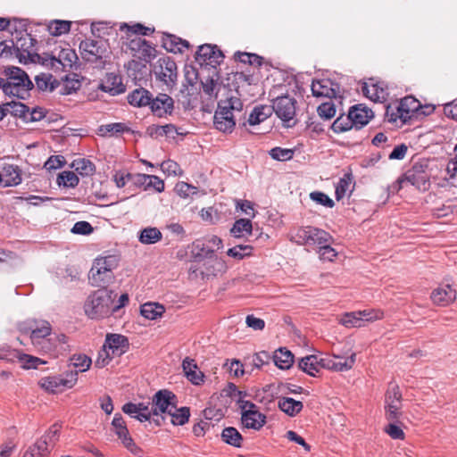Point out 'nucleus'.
I'll return each mask as SVG.
<instances>
[{
	"instance_id": "nucleus-1",
	"label": "nucleus",
	"mask_w": 457,
	"mask_h": 457,
	"mask_svg": "<svg viewBox=\"0 0 457 457\" xmlns=\"http://www.w3.org/2000/svg\"><path fill=\"white\" fill-rule=\"evenodd\" d=\"M92 293L84 304L86 315L90 319L108 317L112 313V304L115 295L104 287Z\"/></svg>"
},
{
	"instance_id": "nucleus-2",
	"label": "nucleus",
	"mask_w": 457,
	"mask_h": 457,
	"mask_svg": "<svg viewBox=\"0 0 457 457\" xmlns=\"http://www.w3.org/2000/svg\"><path fill=\"white\" fill-rule=\"evenodd\" d=\"M242 108L241 100L235 96L220 101L213 117L215 128L224 133L232 132L236 126L234 112H241Z\"/></svg>"
},
{
	"instance_id": "nucleus-3",
	"label": "nucleus",
	"mask_w": 457,
	"mask_h": 457,
	"mask_svg": "<svg viewBox=\"0 0 457 457\" xmlns=\"http://www.w3.org/2000/svg\"><path fill=\"white\" fill-rule=\"evenodd\" d=\"M421 104L411 96L403 97L395 108L388 106L386 116L389 122L403 126L412 120L419 119Z\"/></svg>"
},
{
	"instance_id": "nucleus-4",
	"label": "nucleus",
	"mask_w": 457,
	"mask_h": 457,
	"mask_svg": "<svg viewBox=\"0 0 457 457\" xmlns=\"http://www.w3.org/2000/svg\"><path fill=\"white\" fill-rule=\"evenodd\" d=\"M120 258L116 254L96 258L90 270L89 280L95 287H104L112 281V270L119 265Z\"/></svg>"
},
{
	"instance_id": "nucleus-5",
	"label": "nucleus",
	"mask_w": 457,
	"mask_h": 457,
	"mask_svg": "<svg viewBox=\"0 0 457 457\" xmlns=\"http://www.w3.org/2000/svg\"><path fill=\"white\" fill-rule=\"evenodd\" d=\"M7 76L4 95L25 99L33 88V83L28 74L18 67H11L5 71Z\"/></svg>"
},
{
	"instance_id": "nucleus-6",
	"label": "nucleus",
	"mask_w": 457,
	"mask_h": 457,
	"mask_svg": "<svg viewBox=\"0 0 457 457\" xmlns=\"http://www.w3.org/2000/svg\"><path fill=\"white\" fill-rule=\"evenodd\" d=\"M60 429L58 424L52 425L40 438L28 446L22 457H48L59 441Z\"/></svg>"
},
{
	"instance_id": "nucleus-7",
	"label": "nucleus",
	"mask_w": 457,
	"mask_h": 457,
	"mask_svg": "<svg viewBox=\"0 0 457 457\" xmlns=\"http://www.w3.org/2000/svg\"><path fill=\"white\" fill-rule=\"evenodd\" d=\"M291 241L299 245L317 246L330 244L333 240L331 235L319 228L306 226L296 228L291 234Z\"/></svg>"
},
{
	"instance_id": "nucleus-8",
	"label": "nucleus",
	"mask_w": 457,
	"mask_h": 457,
	"mask_svg": "<svg viewBox=\"0 0 457 457\" xmlns=\"http://www.w3.org/2000/svg\"><path fill=\"white\" fill-rule=\"evenodd\" d=\"M403 395L395 382L388 384L385 394V416L388 421H398L402 417Z\"/></svg>"
},
{
	"instance_id": "nucleus-9",
	"label": "nucleus",
	"mask_w": 457,
	"mask_h": 457,
	"mask_svg": "<svg viewBox=\"0 0 457 457\" xmlns=\"http://www.w3.org/2000/svg\"><path fill=\"white\" fill-rule=\"evenodd\" d=\"M296 100L289 95L278 96L272 100L271 108L287 127L295 124Z\"/></svg>"
},
{
	"instance_id": "nucleus-10",
	"label": "nucleus",
	"mask_w": 457,
	"mask_h": 457,
	"mask_svg": "<svg viewBox=\"0 0 457 457\" xmlns=\"http://www.w3.org/2000/svg\"><path fill=\"white\" fill-rule=\"evenodd\" d=\"M153 72L156 80L162 82L168 89L176 85L178 79V67L176 62L169 56L161 57L155 62Z\"/></svg>"
},
{
	"instance_id": "nucleus-11",
	"label": "nucleus",
	"mask_w": 457,
	"mask_h": 457,
	"mask_svg": "<svg viewBox=\"0 0 457 457\" xmlns=\"http://www.w3.org/2000/svg\"><path fill=\"white\" fill-rule=\"evenodd\" d=\"M241 410V422L246 428L261 429L266 423V416L259 411L258 406L250 401H237Z\"/></svg>"
},
{
	"instance_id": "nucleus-12",
	"label": "nucleus",
	"mask_w": 457,
	"mask_h": 457,
	"mask_svg": "<svg viewBox=\"0 0 457 457\" xmlns=\"http://www.w3.org/2000/svg\"><path fill=\"white\" fill-rule=\"evenodd\" d=\"M176 395L166 389L159 390L153 397L154 422L161 426L164 421L163 413L169 414L175 406Z\"/></svg>"
},
{
	"instance_id": "nucleus-13",
	"label": "nucleus",
	"mask_w": 457,
	"mask_h": 457,
	"mask_svg": "<svg viewBox=\"0 0 457 457\" xmlns=\"http://www.w3.org/2000/svg\"><path fill=\"white\" fill-rule=\"evenodd\" d=\"M427 169V164L420 162L414 163L412 167L405 172L403 178L400 179V183L410 184L421 191L428 190L430 183L429 174Z\"/></svg>"
},
{
	"instance_id": "nucleus-14",
	"label": "nucleus",
	"mask_w": 457,
	"mask_h": 457,
	"mask_svg": "<svg viewBox=\"0 0 457 457\" xmlns=\"http://www.w3.org/2000/svg\"><path fill=\"white\" fill-rule=\"evenodd\" d=\"M78 381L77 371H68L64 376H49L42 378L39 385L50 393H56L64 388H72Z\"/></svg>"
},
{
	"instance_id": "nucleus-15",
	"label": "nucleus",
	"mask_w": 457,
	"mask_h": 457,
	"mask_svg": "<svg viewBox=\"0 0 457 457\" xmlns=\"http://www.w3.org/2000/svg\"><path fill=\"white\" fill-rule=\"evenodd\" d=\"M40 351L54 358L66 354L71 351L68 337L64 334H51L46 341H44Z\"/></svg>"
},
{
	"instance_id": "nucleus-16",
	"label": "nucleus",
	"mask_w": 457,
	"mask_h": 457,
	"mask_svg": "<svg viewBox=\"0 0 457 457\" xmlns=\"http://www.w3.org/2000/svg\"><path fill=\"white\" fill-rule=\"evenodd\" d=\"M79 51L82 58L88 62H96L102 60L106 53L103 42L90 38L81 41Z\"/></svg>"
},
{
	"instance_id": "nucleus-17",
	"label": "nucleus",
	"mask_w": 457,
	"mask_h": 457,
	"mask_svg": "<svg viewBox=\"0 0 457 457\" xmlns=\"http://www.w3.org/2000/svg\"><path fill=\"white\" fill-rule=\"evenodd\" d=\"M35 57L45 66L56 67L57 64L62 66V68L71 67L74 62L77 60L76 53L71 49H62L59 52L58 57L53 55L41 56L36 54Z\"/></svg>"
},
{
	"instance_id": "nucleus-18",
	"label": "nucleus",
	"mask_w": 457,
	"mask_h": 457,
	"mask_svg": "<svg viewBox=\"0 0 457 457\" xmlns=\"http://www.w3.org/2000/svg\"><path fill=\"white\" fill-rule=\"evenodd\" d=\"M224 55L217 46L205 44L200 46L196 52V61L211 66H216L223 61Z\"/></svg>"
},
{
	"instance_id": "nucleus-19",
	"label": "nucleus",
	"mask_w": 457,
	"mask_h": 457,
	"mask_svg": "<svg viewBox=\"0 0 457 457\" xmlns=\"http://www.w3.org/2000/svg\"><path fill=\"white\" fill-rule=\"evenodd\" d=\"M104 345L112 353V356L119 357L129 350V343L125 336L107 334Z\"/></svg>"
},
{
	"instance_id": "nucleus-20",
	"label": "nucleus",
	"mask_w": 457,
	"mask_h": 457,
	"mask_svg": "<svg viewBox=\"0 0 457 457\" xmlns=\"http://www.w3.org/2000/svg\"><path fill=\"white\" fill-rule=\"evenodd\" d=\"M433 303L439 306H447L456 299V291L450 285H443L435 288L430 295Z\"/></svg>"
},
{
	"instance_id": "nucleus-21",
	"label": "nucleus",
	"mask_w": 457,
	"mask_h": 457,
	"mask_svg": "<svg viewBox=\"0 0 457 457\" xmlns=\"http://www.w3.org/2000/svg\"><path fill=\"white\" fill-rule=\"evenodd\" d=\"M174 101L167 94H159L155 98H152L150 104L151 111L158 117H163L170 114L173 111Z\"/></svg>"
},
{
	"instance_id": "nucleus-22",
	"label": "nucleus",
	"mask_w": 457,
	"mask_h": 457,
	"mask_svg": "<svg viewBox=\"0 0 457 457\" xmlns=\"http://www.w3.org/2000/svg\"><path fill=\"white\" fill-rule=\"evenodd\" d=\"M298 369L312 377H318L321 369V354H311L299 359Z\"/></svg>"
},
{
	"instance_id": "nucleus-23",
	"label": "nucleus",
	"mask_w": 457,
	"mask_h": 457,
	"mask_svg": "<svg viewBox=\"0 0 457 457\" xmlns=\"http://www.w3.org/2000/svg\"><path fill=\"white\" fill-rule=\"evenodd\" d=\"M29 331L32 345L39 350L44 341H46L49 336H51L52 327L48 321H42L35 327H30Z\"/></svg>"
},
{
	"instance_id": "nucleus-24",
	"label": "nucleus",
	"mask_w": 457,
	"mask_h": 457,
	"mask_svg": "<svg viewBox=\"0 0 457 457\" xmlns=\"http://www.w3.org/2000/svg\"><path fill=\"white\" fill-rule=\"evenodd\" d=\"M162 43L166 51L173 54H183L190 48L188 41L169 33L163 34Z\"/></svg>"
},
{
	"instance_id": "nucleus-25",
	"label": "nucleus",
	"mask_w": 457,
	"mask_h": 457,
	"mask_svg": "<svg viewBox=\"0 0 457 457\" xmlns=\"http://www.w3.org/2000/svg\"><path fill=\"white\" fill-rule=\"evenodd\" d=\"M21 170L14 164L5 163L1 172V183L4 187H14L21 183Z\"/></svg>"
},
{
	"instance_id": "nucleus-26",
	"label": "nucleus",
	"mask_w": 457,
	"mask_h": 457,
	"mask_svg": "<svg viewBox=\"0 0 457 457\" xmlns=\"http://www.w3.org/2000/svg\"><path fill=\"white\" fill-rule=\"evenodd\" d=\"M349 112L350 119H352L353 125L358 129L368 124L373 117V112L362 104H356L351 107Z\"/></svg>"
},
{
	"instance_id": "nucleus-27",
	"label": "nucleus",
	"mask_w": 457,
	"mask_h": 457,
	"mask_svg": "<svg viewBox=\"0 0 457 457\" xmlns=\"http://www.w3.org/2000/svg\"><path fill=\"white\" fill-rule=\"evenodd\" d=\"M205 258L208 259L204 263V270L202 272L204 275L217 276L218 273H221L225 270V262L214 255V250H208L205 254Z\"/></svg>"
},
{
	"instance_id": "nucleus-28",
	"label": "nucleus",
	"mask_w": 457,
	"mask_h": 457,
	"mask_svg": "<svg viewBox=\"0 0 457 457\" xmlns=\"http://www.w3.org/2000/svg\"><path fill=\"white\" fill-rule=\"evenodd\" d=\"M183 371L186 378L194 385H200L204 382V373L198 370V367L193 359L185 358L182 362Z\"/></svg>"
},
{
	"instance_id": "nucleus-29",
	"label": "nucleus",
	"mask_w": 457,
	"mask_h": 457,
	"mask_svg": "<svg viewBox=\"0 0 457 457\" xmlns=\"http://www.w3.org/2000/svg\"><path fill=\"white\" fill-rule=\"evenodd\" d=\"M101 88L104 92H108L112 96H116L125 92V86L121 82L119 75L110 73L107 74L104 80L101 84Z\"/></svg>"
},
{
	"instance_id": "nucleus-30",
	"label": "nucleus",
	"mask_w": 457,
	"mask_h": 457,
	"mask_svg": "<svg viewBox=\"0 0 457 457\" xmlns=\"http://www.w3.org/2000/svg\"><path fill=\"white\" fill-rule=\"evenodd\" d=\"M363 95L373 102L386 101L387 93L378 83H365L362 87Z\"/></svg>"
},
{
	"instance_id": "nucleus-31",
	"label": "nucleus",
	"mask_w": 457,
	"mask_h": 457,
	"mask_svg": "<svg viewBox=\"0 0 457 457\" xmlns=\"http://www.w3.org/2000/svg\"><path fill=\"white\" fill-rule=\"evenodd\" d=\"M152 98V94L143 87L135 89L128 96L129 103L137 107L150 106Z\"/></svg>"
},
{
	"instance_id": "nucleus-32",
	"label": "nucleus",
	"mask_w": 457,
	"mask_h": 457,
	"mask_svg": "<svg viewBox=\"0 0 457 457\" xmlns=\"http://www.w3.org/2000/svg\"><path fill=\"white\" fill-rule=\"evenodd\" d=\"M278 406L281 411L290 417L297 415L303 408V404L301 401H296L291 397L279 398Z\"/></svg>"
},
{
	"instance_id": "nucleus-33",
	"label": "nucleus",
	"mask_w": 457,
	"mask_h": 457,
	"mask_svg": "<svg viewBox=\"0 0 457 457\" xmlns=\"http://www.w3.org/2000/svg\"><path fill=\"white\" fill-rule=\"evenodd\" d=\"M164 312V306L158 303L148 302L142 304L140 307L141 315L150 320H155L161 318Z\"/></svg>"
},
{
	"instance_id": "nucleus-34",
	"label": "nucleus",
	"mask_w": 457,
	"mask_h": 457,
	"mask_svg": "<svg viewBox=\"0 0 457 457\" xmlns=\"http://www.w3.org/2000/svg\"><path fill=\"white\" fill-rule=\"evenodd\" d=\"M312 92L314 96L331 98L335 96V90L331 87V82L328 79L313 81L312 84Z\"/></svg>"
},
{
	"instance_id": "nucleus-35",
	"label": "nucleus",
	"mask_w": 457,
	"mask_h": 457,
	"mask_svg": "<svg viewBox=\"0 0 457 457\" xmlns=\"http://www.w3.org/2000/svg\"><path fill=\"white\" fill-rule=\"evenodd\" d=\"M274 362L277 367L281 370L289 369L294 363L293 353L285 348L277 350L274 353Z\"/></svg>"
},
{
	"instance_id": "nucleus-36",
	"label": "nucleus",
	"mask_w": 457,
	"mask_h": 457,
	"mask_svg": "<svg viewBox=\"0 0 457 457\" xmlns=\"http://www.w3.org/2000/svg\"><path fill=\"white\" fill-rule=\"evenodd\" d=\"M271 115V109L265 105H260L253 108L251 112L248 123L251 126L258 125L266 120Z\"/></svg>"
},
{
	"instance_id": "nucleus-37",
	"label": "nucleus",
	"mask_w": 457,
	"mask_h": 457,
	"mask_svg": "<svg viewBox=\"0 0 457 457\" xmlns=\"http://www.w3.org/2000/svg\"><path fill=\"white\" fill-rule=\"evenodd\" d=\"M252 222L249 219H239L236 220L232 228L230 229V233L235 237H244L245 236H250L252 234Z\"/></svg>"
},
{
	"instance_id": "nucleus-38",
	"label": "nucleus",
	"mask_w": 457,
	"mask_h": 457,
	"mask_svg": "<svg viewBox=\"0 0 457 457\" xmlns=\"http://www.w3.org/2000/svg\"><path fill=\"white\" fill-rule=\"evenodd\" d=\"M221 438L226 443L234 447H241L243 436L239 431L233 428H225L221 432Z\"/></svg>"
},
{
	"instance_id": "nucleus-39",
	"label": "nucleus",
	"mask_w": 457,
	"mask_h": 457,
	"mask_svg": "<svg viewBox=\"0 0 457 457\" xmlns=\"http://www.w3.org/2000/svg\"><path fill=\"white\" fill-rule=\"evenodd\" d=\"M79 175L87 177L94 174L96 167L94 163L85 158L74 160L71 165Z\"/></svg>"
},
{
	"instance_id": "nucleus-40",
	"label": "nucleus",
	"mask_w": 457,
	"mask_h": 457,
	"mask_svg": "<svg viewBox=\"0 0 457 457\" xmlns=\"http://www.w3.org/2000/svg\"><path fill=\"white\" fill-rule=\"evenodd\" d=\"M71 22L62 20H54L47 25V31L54 37L67 34L71 30Z\"/></svg>"
},
{
	"instance_id": "nucleus-41",
	"label": "nucleus",
	"mask_w": 457,
	"mask_h": 457,
	"mask_svg": "<svg viewBox=\"0 0 457 457\" xmlns=\"http://www.w3.org/2000/svg\"><path fill=\"white\" fill-rule=\"evenodd\" d=\"M353 175L346 173L341 178L336 187V198L337 201L343 199L348 192H351V187L353 184Z\"/></svg>"
},
{
	"instance_id": "nucleus-42",
	"label": "nucleus",
	"mask_w": 457,
	"mask_h": 457,
	"mask_svg": "<svg viewBox=\"0 0 457 457\" xmlns=\"http://www.w3.org/2000/svg\"><path fill=\"white\" fill-rule=\"evenodd\" d=\"M234 59L245 64L254 67L262 66L263 58L256 54L237 51L234 54Z\"/></svg>"
},
{
	"instance_id": "nucleus-43",
	"label": "nucleus",
	"mask_w": 457,
	"mask_h": 457,
	"mask_svg": "<svg viewBox=\"0 0 457 457\" xmlns=\"http://www.w3.org/2000/svg\"><path fill=\"white\" fill-rule=\"evenodd\" d=\"M130 129L122 122H115V123H110L106 125H102L99 128V134L101 136H114L122 134L124 132H129Z\"/></svg>"
},
{
	"instance_id": "nucleus-44",
	"label": "nucleus",
	"mask_w": 457,
	"mask_h": 457,
	"mask_svg": "<svg viewBox=\"0 0 457 457\" xmlns=\"http://www.w3.org/2000/svg\"><path fill=\"white\" fill-rule=\"evenodd\" d=\"M169 415L170 416V421L173 425L183 426L189 420L190 411L188 407H181L178 409L175 405L174 409L169 413Z\"/></svg>"
},
{
	"instance_id": "nucleus-45",
	"label": "nucleus",
	"mask_w": 457,
	"mask_h": 457,
	"mask_svg": "<svg viewBox=\"0 0 457 457\" xmlns=\"http://www.w3.org/2000/svg\"><path fill=\"white\" fill-rule=\"evenodd\" d=\"M120 444L124 448L136 456H141L143 450L135 443L134 439L130 436L129 429L118 436Z\"/></svg>"
},
{
	"instance_id": "nucleus-46",
	"label": "nucleus",
	"mask_w": 457,
	"mask_h": 457,
	"mask_svg": "<svg viewBox=\"0 0 457 457\" xmlns=\"http://www.w3.org/2000/svg\"><path fill=\"white\" fill-rule=\"evenodd\" d=\"M162 237V232L157 228H146L141 231L139 241L145 245H152L159 242Z\"/></svg>"
},
{
	"instance_id": "nucleus-47",
	"label": "nucleus",
	"mask_w": 457,
	"mask_h": 457,
	"mask_svg": "<svg viewBox=\"0 0 457 457\" xmlns=\"http://www.w3.org/2000/svg\"><path fill=\"white\" fill-rule=\"evenodd\" d=\"M120 29L124 31L128 37L132 35H135V37H138L139 35L146 36L154 31V29L145 27L140 23H136L132 26L124 23L120 25Z\"/></svg>"
},
{
	"instance_id": "nucleus-48",
	"label": "nucleus",
	"mask_w": 457,
	"mask_h": 457,
	"mask_svg": "<svg viewBox=\"0 0 457 457\" xmlns=\"http://www.w3.org/2000/svg\"><path fill=\"white\" fill-rule=\"evenodd\" d=\"M92 361L91 358L86 354L79 353L73 354L71 357V364L78 369L77 372H84L87 371L91 366Z\"/></svg>"
},
{
	"instance_id": "nucleus-49",
	"label": "nucleus",
	"mask_w": 457,
	"mask_h": 457,
	"mask_svg": "<svg viewBox=\"0 0 457 457\" xmlns=\"http://www.w3.org/2000/svg\"><path fill=\"white\" fill-rule=\"evenodd\" d=\"M79 182V177L73 171H62L57 177V184L64 187H75Z\"/></svg>"
},
{
	"instance_id": "nucleus-50",
	"label": "nucleus",
	"mask_w": 457,
	"mask_h": 457,
	"mask_svg": "<svg viewBox=\"0 0 457 457\" xmlns=\"http://www.w3.org/2000/svg\"><path fill=\"white\" fill-rule=\"evenodd\" d=\"M128 70L129 76L133 77L135 80L143 79L147 72V67L145 64L134 60L129 63Z\"/></svg>"
},
{
	"instance_id": "nucleus-51",
	"label": "nucleus",
	"mask_w": 457,
	"mask_h": 457,
	"mask_svg": "<svg viewBox=\"0 0 457 457\" xmlns=\"http://www.w3.org/2000/svg\"><path fill=\"white\" fill-rule=\"evenodd\" d=\"M156 56V49L153 45L146 41L145 39L143 42L142 47L137 54H135V57L139 58L146 62H150Z\"/></svg>"
},
{
	"instance_id": "nucleus-52",
	"label": "nucleus",
	"mask_w": 457,
	"mask_h": 457,
	"mask_svg": "<svg viewBox=\"0 0 457 457\" xmlns=\"http://www.w3.org/2000/svg\"><path fill=\"white\" fill-rule=\"evenodd\" d=\"M352 119H350V112L346 116H339L332 124V129L336 133H341L351 129L353 127Z\"/></svg>"
},
{
	"instance_id": "nucleus-53",
	"label": "nucleus",
	"mask_w": 457,
	"mask_h": 457,
	"mask_svg": "<svg viewBox=\"0 0 457 457\" xmlns=\"http://www.w3.org/2000/svg\"><path fill=\"white\" fill-rule=\"evenodd\" d=\"M16 361L21 363L23 369H37L40 364L46 363V361L37 357L21 353H20V356L17 357Z\"/></svg>"
},
{
	"instance_id": "nucleus-54",
	"label": "nucleus",
	"mask_w": 457,
	"mask_h": 457,
	"mask_svg": "<svg viewBox=\"0 0 457 457\" xmlns=\"http://www.w3.org/2000/svg\"><path fill=\"white\" fill-rule=\"evenodd\" d=\"M4 106L9 109L8 112L15 117H19L25 120L29 107L21 102L12 101L4 104Z\"/></svg>"
},
{
	"instance_id": "nucleus-55",
	"label": "nucleus",
	"mask_w": 457,
	"mask_h": 457,
	"mask_svg": "<svg viewBox=\"0 0 457 457\" xmlns=\"http://www.w3.org/2000/svg\"><path fill=\"white\" fill-rule=\"evenodd\" d=\"M253 247L249 245H238L229 248L227 254L237 260H241L245 256L252 254Z\"/></svg>"
},
{
	"instance_id": "nucleus-56",
	"label": "nucleus",
	"mask_w": 457,
	"mask_h": 457,
	"mask_svg": "<svg viewBox=\"0 0 457 457\" xmlns=\"http://www.w3.org/2000/svg\"><path fill=\"white\" fill-rule=\"evenodd\" d=\"M340 323L347 328L361 327V318L358 312H352L345 313L340 319Z\"/></svg>"
},
{
	"instance_id": "nucleus-57",
	"label": "nucleus",
	"mask_w": 457,
	"mask_h": 457,
	"mask_svg": "<svg viewBox=\"0 0 457 457\" xmlns=\"http://www.w3.org/2000/svg\"><path fill=\"white\" fill-rule=\"evenodd\" d=\"M317 112L321 119L330 120L336 115V106L330 100L319 105Z\"/></svg>"
},
{
	"instance_id": "nucleus-58",
	"label": "nucleus",
	"mask_w": 457,
	"mask_h": 457,
	"mask_svg": "<svg viewBox=\"0 0 457 457\" xmlns=\"http://www.w3.org/2000/svg\"><path fill=\"white\" fill-rule=\"evenodd\" d=\"M272 159L285 162L291 160L294 156V151L288 148L274 147L270 151Z\"/></svg>"
},
{
	"instance_id": "nucleus-59",
	"label": "nucleus",
	"mask_w": 457,
	"mask_h": 457,
	"mask_svg": "<svg viewBox=\"0 0 457 457\" xmlns=\"http://www.w3.org/2000/svg\"><path fill=\"white\" fill-rule=\"evenodd\" d=\"M356 361V353H353L350 356L344 358L337 355V372L348 371L352 370Z\"/></svg>"
},
{
	"instance_id": "nucleus-60",
	"label": "nucleus",
	"mask_w": 457,
	"mask_h": 457,
	"mask_svg": "<svg viewBox=\"0 0 457 457\" xmlns=\"http://www.w3.org/2000/svg\"><path fill=\"white\" fill-rule=\"evenodd\" d=\"M114 357L115 356H112V353L103 345L102 349L98 352L95 366L102 369L107 366Z\"/></svg>"
},
{
	"instance_id": "nucleus-61",
	"label": "nucleus",
	"mask_w": 457,
	"mask_h": 457,
	"mask_svg": "<svg viewBox=\"0 0 457 457\" xmlns=\"http://www.w3.org/2000/svg\"><path fill=\"white\" fill-rule=\"evenodd\" d=\"M112 431L118 437L128 430L127 423L120 413H115L111 423Z\"/></svg>"
},
{
	"instance_id": "nucleus-62",
	"label": "nucleus",
	"mask_w": 457,
	"mask_h": 457,
	"mask_svg": "<svg viewBox=\"0 0 457 457\" xmlns=\"http://www.w3.org/2000/svg\"><path fill=\"white\" fill-rule=\"evenodd\" d=\"M175 191L179 196L183 198L188 197L193 195H196L198 192L197 187L183 181H180L176 184Z\"/></svg>"
},
{
	"instance_id": "nucleus-63",
	"label": "nucleus",
	"mask_w": 457,
	"mask_h": 457,
	"mask_svg": "<svg viewBox=\"0 0 457 457\" xmlns=\"http://www.w3.org/2000/svg\"><path fill=\"white\" fill-rule=\"evenodd\" d=\"M390 423L385 427L384 431L392 438L395 440H403L405 434L403 430L395 424L396 421H389Z\"/></svg>"
},
{
	"instance_id": "nucleus-64",
	"label": "nucleus",
	"mask_w": 457,
	"mask_h": 457,
	"mask_svg": "<svg viewBox=\"0 0 457 457\" xmlns=\"http://www.w3.org/2000/svg\"><path fill=\"white\" fill-rule=\"evenodd\" d=\"M310 198L317 204L328 208H332L335 205L334 201L323 192L313 191L310 194Z\"/></svg>"
}]
</instances>
